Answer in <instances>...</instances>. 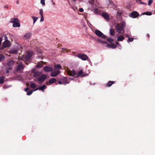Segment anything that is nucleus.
Here are the masks:
<instances>
[{
  "mask_svg": "<svg viewBox=\"0 0 155 155\" xmlns=\"http://www.w3.org/2000/svg\"><path fill=\"white\" fill-rule=\"evenodd\" d=\"M125 22L124 21L121 22L120 24H117L116 26V29L117 32L120 33L121 31L125 27Z\"/></svg>",
  "mask_w": 155,
  "mask_h": 155,
  "instance_id": "nucleus-1",
  "label": "nucleus"
},
{
  "mask_svg": "<svg viewBox=\"0 0 155 155\" xmlns=\"http://www.w3.org/2000/svg\"><path fill=\"white\" fill-rule=\"evenodd\" d=\"M10 22L13 23V26L14 27H19L20 24L19 20L17 18H12L11 19Z\"/></svg>",
  "mask_w": 155,
  "mask_h": 155,
  "instance_id": "nucleus-2",
  "label": "nucleus"
},
{
  "mask_svg": "<svg viewBox=\"0 0 155 155\" xmlns=\"http://www.w3.org/2000/svg\"><path fill=\"white\" fill-rule=\"evenodd\" d=\"M95 34L98 37L105 39L106 38V36L104 35L100 31L97 30L95 31L94 32Z\"/></svg>",
  "mask_w": 155,
  "mask_h": 155,
  "instance_id": "nucleus-3",
  "label": "nucleus"
},
{
  "mask_svg": "<svg viewBox=\"0 0 155 155\" xmlns=\"http://www.w3.org/2000/svg\"><path fill=\"white\" fill-rule=\"evenodd\" d=\"M33 52L32 51H28L25 55V59L26 61H28L30 60V58L33 55Z\"/></svg>",
  "mask_w": 155,
  "mask_h": 155,
  "instance_id": "nucleus-4",
  "label": "nucleus"
},
{
  "mask_svg": "<svg viewBox=\"0 0 155 155\" xmlns=\"http://www.w3.org/2000/svg\"><path fill=\"white\" fill-rule=\"evenodd\" d=\"M25 67V66L22 64H18L16 68V71L19 73L22 72Z\"/></svg>",
  "mask_w": 155,
  "mask_h": 155,
  "instance_id": "nucleus-5",
  "label": "nucleus"
},
{
  "mask_svg": "<svg viewBox=\"0 0 155 155\" xmlns=\"http://www.w3.org/2000/svg\"><path fill=\"white\" fill-rule=\"evenodd\" d=\"M67 74L69 76L72 77H75L77 75V73L74 70L71 71L70 70H68L67 71Z\"/></svg>",
  "mask_w": 155,
  "mask_h": 155,
  "instance_id": "nucleus-6",
  "label": "nucleus"
},
{
  "mask_svg": "<svg viewBox=\"0 0 155 155\" xmlns=\"http://www.w3.org/2000/svg\"><path fill=\"white\" fill-rule=\"evenodd\" d=\"M139 16V14L137 12L134 11L130 15V16L133 18H135Z\"/></svg>",
  "mask_w": 155,
  "mask_h": 155,
  "instance_id": "nucleus-7",
  "label": "nucleus"
},
{
  "mask_svg": "<svg viewBox=\"0 0 155 155\" xmlns=\"http://www.w3.org/2000/svg\"><path fill=\"white\" fill-rule=\"evenodd\" d=\"M77 57L83 60H86L88 58L87 56L84 54H78Z\"/></svg>",
  "mask_w": 155,
  "mask_h": 155,
  "instance_id": "nucleus-8",
  "label": "nucleus"
},
{
  "mask_svg": "<svg viewBox=\"0 0 155 155\" xmlns=\"http://www.w3.org/2000/svg\"><path fill=\"white\" fill-rule=\"evenodd\" d=\"M47 76L45 74H42L39 76L38 78V81L43 82L46 78Z\"/></svg>",
  "mask_w": 155,
  "mask_h": 155,
  "instance_id": "nucleus-9",
  "label": "nucleus"
},
{
  "mask_svg": "<svg viewBox=\"0 0 155 155\" xmlns=\"http://www.w3.org/2000/svg\"><path fill=\"white\" fill-rule=\"evenodd\" d=\"M43 69L45 71L47 72L52 71L53 70V68L51 67L47 66L44 67H43Z\"/></svg>",
  "mask_w": 155,
  "mask_h": 155,
  "instance_id": "nucleus-10",
  "label": "nucleus"
},
{
  "mask_svg": "<svg viewBox=\"0 0 155 155\" xmlns=\"http://www.w3.org/2000/svg\"><path fill=\"white\" fill-rule=\"evenodd\" d=\"M10 44L9 41L8 40H6L3 43V48H5L8 47H10Z\"/></svg>",
  "mask_w": 155,
  "mask_h": 155,
  "instance_id": "nucleus-11",
  "label": "nucleus"
},
{
  "mask_svg": "<svg viewBox=\"0 0 155 155\" xmlns=\"http://www.w3.org/2000/svg\"><path fill=\"white\" fill-rule=\"evenodd\" d=\"M60 72V71L59 70L52 72L51 73V76L53 77H55L59 74Z\"/></svg>",
  "mask_w": 155,
  "mask_h": 155,
  "instance_id": "nucleus-12",
  "label": "nucleus"
},
{
  "mask_svg": "<svg viewBox=\"0 0 155 155\" xmlns=\"http://www.w3.org/2000/svg\"><path fill=\"white\" fill-rule=\"evenodd\" d=\"M102 15L104 18L107 21H108L110 19V17L109 15L106 13H102Z\"/></svg>",
  "mask_w": 155,
  "mask_h": 155,
  "instance_id": "nucleus-13",
  "label": "nucleus"
},
{
  "mask_svg": "<svg viewBox=\"0 0 155 155\" xmlns=\"http://www.w3.org/2000/svg\"><path fill=\"white\" fill-rule=\"evenodd\" d=\"M46 87V86L45 85H43L42 86L34 90V91H36L38 90H41L42 91H43L45 89Z\"/></svg>",
  "mask_w": 155,
  "mask_h": 155,
  "instance_id": "nucleus-14",
  "label": "nucleus"
},
{
  "mask_svg": "<svg viewBox=\"0 0 155 155\" xmlns=\"http://www.w3.org/2000/svg\"><path fill=\"white\" fill-rule=\"evenodd\" d=\"M32 35V33L31 32L27 33L24 35V38L27 39L29 38Z\"/></svg>",
  "mask_w": 155,
  "mask_h": 155,
  "instance_id": "nucleus-15",
  "label": "nucleus"
},
{
  "mask_svg": "<svg viewBox=\"0 0 155 155\" xmlns=\"http://www.w3.org/2000/svg\"><path fill=\"white\" fill-rule=\"evenodd\" d=\"M41 74V72L39 71H36L34 72L33 76L34 77H38L40 76Z\"/></svg>",
  "mask_w": 155,
  "mask_h": 155,
  "instance_id": "nucleus-16",
  "label": "nucleus"
},
{
  "mask_svg": "<svg viewBox=\"0 0 155 155\" xmlns=\"http://www.w3.org/2000/svg\"><path fill=\"white\" fill-rule=\"evenodd\" d=\"M115 82L114 81H109L106 84V87H109L111 86L112 84H114Z\"/></svg>",
  "mask_w": 155,
  "mask_h": 155,
  "instance_id": "nucleus-17",
  "label": "nucleus"
},
{
  "mask_svg": "<svg viewBox=\"0 0 155 155\" xmlns=\"http://www.w3.org/2000/svg\"><path fill=\"white\" fill-rule=\"evenodd\" d=\"M56 81V80L55 78H52L49 80L48 83L50 84H51L55 83Z\"/></svg>",
  "mask_w": 155,
  "mask_h": 155,
  "instance_id": "nucleus-18",
  "label": "nucleus"
},
{
  "mask_svg": "<svg viewBox=\"0 0 155 155\" xmlns=\"http://www.w3.org/2000/svg\"><path fill=\"white\" fill-rule=\"evenodd\" d=\"M124 39V37L122 35L119 36L117 37V41H122Z\"/></svg>",
  "mask_w": 155,
  "mask_h": 155,
  "instance_id": "nucleus-19",
  "label": "nucleus"
},
{
  "mask_svg": "<svg viewBox=\"0 0 155 155\" xmlns=\"http://www.w3.org/2000/svg\"><path fill=\"white\" fill-rule=\"evenodd\" d=\"M14 61L11 60L7 63V65L8 66H11L14 64Z\"/></svg>",
  "mask_w": 155,
  "mask_h": 155,
  "instance_id": "nucleus-20",
  "label": "nucleus"
},
{
  "mask_svg": "<svg viewBox=\"0 0 155 155\" xmlns=\"http://www.w3.org/2000/svg\"><path fill=\"white\" fill-rule=\"evenodd\" d=\"M83 73V71L82 70H81L80 71L78 74H77V75L76 76H75V77L78 78L80 76H81Z\"/></svg>",
  "mask_w": 155,
  "mask_h": 155,
  "instance_id": "nucleus-21",
  "label": "nucleus"
},
{
  "mask_svg": "<svg viewBox=\"0 0 155 155\" xmlns=\"http://www.w3.org/2000/svg\"><path fill=\"white\" fill-rule=\"evenodd\" d=\"M5 58V56L2 54H0V62L4 60Z\"/></svg>",
  "mask_w": 155,
  "mask_h": 155,
  "instance_id": "nucleus-22",
  "label": "nucleus"
},
{
  "mask_svg": "<svg viewBox=\"0 0 155 155\" xmlns=\"http://www.w3.org/2000/svg\"><path fill=\"white\" fill-rule=\"evenodd\" d=\"M31 18H32L33 19V24H34L36 22V21H37V20L38 19V17H35L34 16H32L31 17Z\"/></svg>",
  "mask_w": 155,
  "mask_h": 155,
  "instance_id": "nucleus-23",
  "label": "nucleus"
},
{
  "mask_svg": "<svg viewBox=\"0 0 155 155\" xmlns=\"http://www.w3.org/2000/svg\"><path fill=\"white\" fill-rule=\"evenodd\" d=\"M61 68V65H60L59 64H56L55 65L54 67V68L55 69H60Z\"/></svg>",
  "mask_w": 155,
  "mask_h": 155,
  "instance_id": "nucleus-24",
  "label": "nucleus"
},
{
  "mask_svg": "<svg viewBox=\"0 0 155 155\" xmlns=\"http://www.w3.org/2000/svg\"><path fill=\"white\" fill-rule=\"evenodd\" d=\"M5 79V77L3 76L1 77L0 78V84H2L4 82V81Z\"/></svg>",
  "mask_w": 155,
  "mask_h": 155,
  "instance_id": "nucleus-25",
  "label": "nucleus"
},
{
  "mask_svg": "<svg viewBox=\"0 0 155 155\" xmlns=\"http://www.w3.org/2000/svg\"><path fill=\"white\" fill-rule=\"evenodd\" d=\"M43 66V64L41 63H38L36 65V67L37 68H40Z\"/></svg>",
  "mask_w": 155,
  "mask_h": 155,
  "instance_id": "nucleus-26",
  "label": "nucleus"
},
{
  "mask_svg": "<svg viewBox=\"0 0 155 155\" xmlns=\"http://www.w3.org/2000/svg\"><path fill=\"white\" fill-rule=\"evenodd\" d=\"M30 87L31 88L34 89L36 87V85L33 83H31L30 84Z\"/></svg>",
  "mask_w": 155,
  "mask_h": 155,
  "instance_id": "nucleus-27",
  "label": "nucleus"
},
{
  "mask_svg": "<svg viewBox=\"0 0 155 155\" xmlns=\"http://www.w3.org/2000/svg\"><path fill=\"white\" fill-rule=\"evenodd\" d=\"M107 41L109 42L112 44V43L113 42V39L110 38H107Z\"/></svg>",
  "mask_w": 155,
  "mask_h": 155,
  "instance_id": "nucleus-28",
  "label": "nucleus"
},
{
  "mask_svg": "<svg viewBox=\"0 0 155 155\" xmlns=\"http://www.w3.org/2000/svg\"><path fill=\"white\" fill-rule=\"evenodd\" d=\"M143 15H151L152 14L151 12H146L144 13H142Z\"/></svg>",
  "mask_w": 155,
  "mask_h": 155,
  "instance_id": "nucleus-29",
  "label": "nucleus"
},
{
  "mask_svg": "<svg viewBox=\"0 0 155 155\" xmlns=\"http://www.w3.org/2000/svg\"><path fill=\"white\" fill-rule=\"evenodd\" d=\"M110 34L111 35H114V29H111L110 30Z\"/></svg>",
  "mask_w": 155,
  "mask_h": 155,
  "instance_id": "nucleus-30",
  "label": "nucleus"
},
{
  "mask_svg": "<svg viewBox=\"0 0 155 155\" xmlns=\"http://www.w3.org/2000/svg\"><path fill=\"white\" fill-rule=\"evenodd\" d=\"M98 41L102 44H107V42L102 41L100 39L98 40Z\"/></svg>",
  "mask_w": 155,
  "mask_h": 155,
  "instance_id": "nucleus-31",
  "label": "nucleus"
},
{
  "mask_svg": "<svg viewBox=\"0 0 155 155\" xmlns=\"http://www.w3.org/2000/svg\"><path fill=\"white\" fill-rule=\"evenodd\" d=\"M17 51L16 50H12L10 51V53L12 54H15L17 53Z\"/></svg>",
  "mask_w": 155,
  "mask_h": 155,
  "instance_id": "nucleus-32",
  "label": "nucleus"
},
{
  "mask_svg": "<svg viewBox=\"0 0 155 155\" xmlns=\"http://www.w3.org/2000/svg\"><path fill=\"white\" fill-rule=\"evenodd\" d=\"M134 38H129L127 41V42H132L133 41Z\"/></svg>",
  "mask_w": 155,
  "mask_h": 155,
  "instance_id": "nucleus-33",
  "label": "nucleus"
},
{
  "mask_svg": "<svg viewBox=\"0 0 155 155\" xmlns=\"http://www.w3.org/2000/svg\"><path fill=\"white\" fill-rule=\"evenodd\" d=\"M88 2L91 5H93L94 3V0H89Z\"/></svg>",
  "mask_w": 155,
  "mask_h": 155,
  "instance_id": "nucleus-34",
  "label": "nucleus"
},
{
  "mask_svg": "<svg viewBox=\"0 0 155 155\" xmlns=\"http://www.w3.org/2000/svg\"><path fill=\"white\" fill-rule=\"evenodd\" d=\"M12 68L11 67H9L8 68H7L5 70L6 73H9V71L12 69Z\"/></svg>",
  "mask_w": 155,
  "mask_h": 155,
  "instance_id": "nucleus-35",
  "label": "nucleus"
},
{
  "mask_svg": "<svg viewBox=\"0 0 155 155\" xmlns=\"http://www.w3.org/2000/svg\"><path fill=\"white\" fill-rule=\"evenodd\" d=\"M39 14H40L41 16H43V9H40L39 11Z\"/></svg>",
  "mask_w": 155,
  "mask_h": 155,
  "instance_id": "nucleus-36",
  "label": "nucleus"
},
{
  "mask_svg": "<svg viewBox=\"0 0 155 155\" xmlns=\"http://www.w3.org/2000/svg\"><path fill=\"white\" fill-rule=\"evenodd\" d=\"M69 82L70 80L67 79L65 82H64V85H65L66 84L69 83Z\"/></svg>",
  "mask_w": 155,
  "mask_h": 155,
  "instance_id": "nucleus-37",
  "label": "nucleus"
},
{
  "mask_svg": "<svg viewBox=\"0 0 155 155\" xmlns=\"http://www.w3.org/2000/svg\"><path fill=\"white\" fill-rule=\"evenodd\" d=\"M41 3L43 5H45V0H41Z\"/></svg>",
  "mask_w": 155,
  "mask_h": 155,
  "instance_id": "nucleus-38",
  "label": "nucleus"
},
{
  "mask_svg": "<svg viewBox=\"0 0 155 155\" xmlns=\"http://www.w3.org/2000/svg\"><path fill=\"white\" fill-rule=\"evenodd\" d=\"M34 90L33 91H30L28 92L27 93V94L28 95H31L33 91H34Z\"/></svg>",
  "mask_w": 155,
  "mask_h": 155,
  "instance_id": "nucleus-39",
  "label": "nucleus"
},
{
  "mask_svg": "<svg viewBox=\"0 0 155 155\" xmlns=\"http://www.w3.org/2000/svg\"><path fill=\"white\" fill-rule=\"evenodd\" d=\"M153 1L152 0H149L148 2V5H150L152 3Z\"/></svg>",
  "mask_w": 155,
  "mask_h": 155,
  "instance_id": "nucleus-40",
  "label": "nucleus"
},
{
  "mask_svg": "<svg viewBox=\"0 0 155 155\" xmlns=\"http://www.w3.org/2000/svg\"><path fill=\"white\" fill-rule=\"evenodd\" d=\"M117 46L115 44H112L111 46V48H116Z\"/></svg>",
  "mask_w": 155,
  "mask_h": 155,
  "instance_id": "nucleus-41",
  "label": "nucleus"
},
{
  "mask_svg": "<svg viewBox=\"0 0 155 155\" xmlns=\"http://www.w3.org/2000/svg\"><path fill=\"white\" fill-rule=\"evenodd\" d=\"M106 44L107 45L106 46L108 48H111V46L112 44L111 45V44H108L107 43V44Z\"/></svg>",
  "mask_w": 155,
  "mask_h": 155,
  "instance_id": "nucleus-42",
  "label": "nucleus"
},
{
  "mask_svg": "<svg viewBox=\"0 0 155 155\" xmlns=\"http://www.w3.org/2000/svg\"><path fill=\"white\" fill-rule=\"evenodd\" d=\"M67 78L66 77H64L63 78L61 79V80L63 81H64V82H65L66 79Z\"/></svg>",
  "mask_w": 155,
  "mask_h": 155,
  "instance_id": "nucleus-43",
  "label": "nucleus"
},
{
  "mask_svg": "<svg viewBox=\"0 0 155 155\" xmlns=\"http://www.w3.org/2000/svg\"><path fill=\"white\" fill-rule=\"evenodd\" d=\"M41 16V19H40V21L42 22L44 20V18L43 16Z\"/></svg>",
  "mask_w": 155,
  "mask_h": 155,
  "instance_id": "nucleus-44",
  "label": "nucleus"
},
{
  "mask_svg": "<svg viewBox=\"0 0 155 155\" xmlns=\"http://www.w3.org/2000/svg\"><path fill=\"white\" fill-rule=\"evenodd\" d=\"M94 12L96 13H97L99 12L98 10L96 8L94 9Z\"/></svg>",
  "mask_w": 155,
  "mask_h": 155,
  "instance_id": "nucleus-45",
  "label": "nucleus"
},
{
  "mask_svg": "<svg viewBox=\"0 0 155 155\" xmlns=\"http://www.w3.org/2000/svg\"><path fill=\"white\" fill-rule=\"evenodd\" d=\"M139 3L140 4H144V5H146V3H144L142 2H141V1L139 2Z\"/></svg>",
  "mask_w": 155,
  "mask_h": 155,
  "instance_id": "nucleus-46",
  "label": "nucleus"
},
{
  "mask_svg": "<svg viewBox=\"0 0 155 155\" xmlns=\"http://www.w3.org/2000/svg\"><path fill=\"white\" fill-rule=\"evenodd\" d=\"M79 11L81 12H82L84 11V9L83 8H81L79 9Z\"/></svg>",
  "mask_w": 155,
  "mask_h": 155,
  "instance_id": "nucleus-47",
  "label": "nucleus"
},
{
  "mask_svg": "<svg viewBox=\"0 0 155 155\" xmlns=\"http://www.w3.org/2000/svg\"><path fill=\"white\" fill-rule=\"evenodd\" d=\"M64 82H62L61 81H59L58 82V84H64Z\"/></svg>",
  "mask_w": 155,
  "mask_h": 155,
  "instance_id": "nucleus-48",
  "label": "nucleus"
},
{
  "mask_svg": "<svg viewBox=\"0 0 155 155\" xmlns=\"http://www.w3.org/2000/svg\"><path fill=\"white\" fill-rule=\"evenodd\" d=\"M29 90V88L28 87H27L25 88V91H27L28 90Z\"/></svg>",
  "mask_w": 155,
  "mask_h": 155,
  "instance_id": "nucleus-49",
  "label": "nucleus"
},
{
  "mask_svg": "<svg viewBox=\"0 0 155 155\" xmlns=\"http://www.w3.org/2000/svg\"><path fill=\"white\" fill-rule=\"evenodd\" d=\"M25 63L27 65H28V64H29V63L28 62V61H26V62H25Z\"/></svg>",
  "mask_w": 155,
  "mask_h": 155,
  "instance_id": "nucleus-50",
  "label": "nucleus"
},
{
  "mask_svg": "<svg viewBox=\"0 0 155 155\" xmlns=\"http://www.w3.org/2000/svg\"><path fill=\"white\" fill-rule=\"evenodd\" d=\"M125 36L126 37H128V38H129V36H128V35H125Z\"/></svg>",
  "mask_w": 155,
  "mask_h": 155,
  "instance_id": "nucleus-51",
  "label": "nucleus"
},
{
  "mask_svg": "<svg viewBox=\"0 0 155 155\" xmlns=\"http://www.w3.org/2000/svg\"><path fill=\"white\" fill-rule=\"evenodd\" d=\"M115 44L117 45H118L119 43L118 42H116V43H115Z\"/></svg>",
  "mask_w": 155,
  "mask_h": 155,
  "instance_id": "nucleus-52",
  "label": "nucleus"
},
{
  "mask_svg": "<svg viewBox=\"0 0 155 155\" xmlns=\"http://www.w3.org/2000/svg\"><path fill=\"white\" fill-rule=\"evenodd\" d=\"M147 36L148 38H149L150 37V35L149 34H147Z\"/></svg>",
  "mask_w": 155,
  "mask_h": 155,
  "instance_id": "nucleus-53",
  "label": "nucleus"
},
{
  "mask_svg": "<svg viewBox=\"0 0 155 155\" xmlns=\"http://www.w3.org/2000/svg\"><path fill=\"white\" fill-rule=\"evenodd\" d=\"M16 3H17V4H19L18 1H16Z\"/></svg>",
  "mask_w": 155,
  "mask_h": 155,
  "instance_id": "nucleus-54",
  "label": "nucleus"
},
{
  "mask_svg": "<svg viewBox=\"0 0 155 155\" xmlns=\"http://www.w3.org/2000/svg\"><path fill=\"white\" fill-rule=\"evenodd\" d=\"M73 2H75L77 0H72Z\"/></svg>",
  "mask_w": 155,
  "mask_h": 155,
  "instance_id": "nucleus-55",
  "label": "nucleus"
},
{
  "mask_svg": "<svg viewBox=\"0 0 155 155\" xmlns=\"http://www.w3.org/2000/svg\"><path fill=\"white\" fill-rule=\"evenodd\" d=\"M65 48H62V50H65Z\"/></svg>",
  "mask_w": 155,
  "mask_h": 155,
  "instance_id": "nucleus-56",
  "label": "nucleus"
},
{
  "mask_svg": "<svg viewBox=\"0 0 155 155\" xmlns=\"http://www.w3.org/2000/svg\"><path fill=\"white\" fill-rule=\"evenodd\" d=\"M137 1H141V0H137Z\"/></svg>",
  "mask_w": 155,
  "mask_h": 155,
  "instance_id": "nucleus-57",
  "label": "nucleus"
},
{
  "mask_svg": "<svg viewBox=\"0 0 155 155\" xmlns=\"http://www.w3.org/2000/svg\"><path fill=\"white\" fill-rule=\"evenodd\" d=\"M118 14H119V13L118 12H117V15H118Z\"/></svg>",
  "mask_w": 155,
  "mask_h": 155,
  "instance_id": "nucleus-58",
  "label": "nucleus"
}]
</instances>
